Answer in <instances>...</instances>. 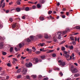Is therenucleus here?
<instances>
[{"instance_id": "nucleus-33", "label": "nucleus", "mask_w": 80, "mask_h": 80, "mask_svg": "<svg viewBox=\"0 0 80 80\" xmlns=\"http://www.w3.org/2000/svg\"><path fill=\"white\" fill-rule=\"evenodd\" d=\"M52 57H53V58L56 57V54L53 53L52 54Z\"/></svg>"}, {"instance_id": "nucleus-29", "label": "nucleus", "mask_w": 80, "mask_h": 80, "mask_svg": "<svg viewBox=\"0 0 80 80\" xmlns=\"http://www.w3.org/2000/svg\"><path fill=\"white\" fill-rule=\"evenodd\" d=\"M37 36L38 38H42V36L40 35V34H39Z\"/></svg>"}, {"instance_id": "nucleus-51", "label": "nucleus", "mask_w": 80, "mask_h": 80, "mask_svg": "<svg viewBox=\"0 0 80 80\" xmlns=\"http://www.w3.org/2000/svg\"><path fill=\"white\" fill-rule=\"evenodd\" d=\"M49 53H52V52H53L54 50H50L49 51Z\"/></svg>"}, {"instance_id": "nucleus-7", "label": "nucleus", "mask_w": 80, "mask_h": 80, "mask_svg": "<svg viewBox=\"0 0 80 80\" xmlns=\"http://www.w3.org/2000/svg\"><path fill=\"white\" fill-rule=\"evenodd\" d=\"M59 65H62V67H64L65 65V62H61Z\"/></svg>"}, {"instance_id": "nucleus-5", "label": "nucleus", "mask_w": 80, "mask_h": 80, "mask_svg": "<svg viewBox=\"0 0 80 80\" xmlns=\"http://www.w3.org/2000/svg\"><path fill=\"white\" fill-rule=\"evenodd\" d=\"M61 34H62V33L61 32H58L57 33V35H58V39H60L61 38V37H60Z\"/></svg>"}, {"instance_id": "nucleus-35", "label": "nucleus", "mask_w": 80, "mask_h": 80, "mask_svg": "<svg viewBox=\"0 0 80 80\" xmlns=\"http://www.w3.org/2000/svg\"><path fill=\"white\" fill-rule=\"evenodd\" d=\"M21 72V69H19L17 71V73H20Z\"/></svg>"}, {"instance_id": "nucleus-24", "label": "nucleus", "mask_w": 80, "mask_h": 80, "mask_svg": "<svg viewBox=\"0 0 80 80\" xmlns=\"http://www.w3.org/2000/svg\"><path fill=\"white\" fill-rule=\"evenodd\" d=\"M31 77H32L33 78H36L37 76L36 75H32L31 76Z\"/></svg>"}, {"instance_id": "nucleus-6", "label": "nucleus", "mask_w": 80, "mask_h": 80, "mask_svg": "<svg viewBox=\"0 0 80 80\" xmlns=\"http://www.w3.org/2000/svg\"><path fill=\"white\" fill-rule=\"evenodd\" d=\"M23 72H24L23 73V74L24 75H25V74H26L27 72V69L26 68H24L23 70Z\"/></svg>"}, {"instance_id": "nucleus-59", "label": "nucleus", "mask_w": 80, "mask_h": 80, "mask_svg": "<svg viewBox=\"0 0 80 80\" xmlns=\"http://www.w3.org/2000/svg\"><path fill=\"white\" fill-rule=\"evenodd\" d=\"M62 11H66V9L65 8H63Z\"/></svg>"}, {"instance_id": "nucleus-9", "label": "nucleus", "mask_w": 80, "mask_h": 80, "mask_svg": "<svg viewBox=\"0 0 80 80\" xmlns=\"http://www.w3.org/2000/svg\"><path fill=\"white\" fill-rule=\"evenodd\" d=\"M17 23H14L13 24L12 26V28H15L17 27Z\"/></svg>"}, {"instance_id": "nucleus-53", "label": "nucleus", "mask_w": 80, "mask_h": 80, "mask_svg": "<svg viewBox=\"0 0 80 80\" xmlns=\"http://www.w3.org/2000/svg\"><path fill=\"white\" fill-rule=\"evenodd\" d=\"M10 12V11H9V10H7L6 11V13H8V12Z\"/></svg>"}, {"instance_id": "nucleus-32", "label": "nucleus", "mask_w": 80, "mask_h": 80, "mask_svg": "<svg viewBox=\"0 0 80 80\" xmlns=\"http://www.w3.org/2000/svg\"><path fill=\"white\" fill-rule=\"evenodd\" d=\"M80 26H77L75 27V28L76 29H78V30H79L80 29Z\"/></svg>"}, {"instance_id": "nucleus-47", "label": "nucleus", "mask_w": 80, "mask_h": 80, "mask_svg": "<svg viewBox=\"0 0 80 80\" xmlns=\"http://www.w3.org/2000/svg\"><path fill=\"white\" fill-rule=\"evenodd\" d=\"M28 3H31V4H33L34 3H33V2L30 1H29Z\"/></svg>"}, {"instance_id": "nucleus-2", "label": "nucleus", "mask_w": 80, "mask_h": 80, "mask_svg": "<svg viewBox=\"0 0 80 80\" xmlns=\"http://www.w3.org/2000/svg\"><path fill=\"white\" fill-rule=\"evenodd\" d=\"M25 65L26 67H28V68H29V67H32V63L31 62H29V63H26L25 64Z\"/></svg>"}, {"instance_id": "nucleus-55", "label": "nucleus", "mask_w": 80, "mask_h": 80, "mask_svg": "<svg viewBox=\"0 0 80 80\" xmlns=\"http://www.w3.org/2000/svg\"><path fill=\"white\" fill-rule=\"evenodd\" d=\"M22 58V59H25V58H26V57H23V56L21 57Z\"/></svg>"}, {"instance_id": "nucleus-61", "label": "nucleus", "mask_w": 80, "mask_h": 80, "mask_svg": "<svg viewBox=\"0 0 80 80\" xmlns=\"http://www.w3.org/2000/svg\"><path fill=\"white\" fill-rule=\"evenodd\" d=\"M9 79V76H6V78L7 80H8Z\"/></svg>"}, {"instance_id": "nucleus-28", "label": "nucleus", "mask_w": 80, "mask_h": 80, "mask_svg": "<svg viewBox=\"0 0 80 80\" xmlns=\"http://www.w3.org/2000/svg\"><path fill=\"white\" fill-rule=\"evenodd\" d=\"M53 40L55 42H57V39L55 37H53Z\"/></svg>"}, {"instance_id": "nucleus-30", "label": "nucleus", "mask_w": 80, "mask_h": 80, "mask_svg": "<svg viewBox=\"0 0 80 80\" xmlns=\"http://www.w3.org/2000/svg\"><path fill=\"white\" fill-rule=\"evenodd\" d=\"M61 50L62 51H64V50H65V47H62L61 48Z\"/></svg>"}, {"instance_id": "nucleus-46", "label": "nucleus", "mask_w": 80, "mask_h": 80, "mask_svg": "<svg viewBox=\"0 0 80 80\" xmlns=\"http://www.w3.org/2000/svg\"><path fill=\"white\" fill-rule=\"evenodd\" d=\"M32 9H35L36 8V6H32Z\"/></svg>"}, {"instance_id": "nucleus-18", "label": "nucleus", "mask_w": 80, "mask_h": 80, "mask_svg": "<svg viewBox=\"0 0 80 80\" xmlns=\"http://www.w3.org/2000/svg\"><path fill=\"white\" fill-rule=\"evenodd\" d=\"M65 57L67 58H68L70 57V56L69 55V54H67L65 55Z\"/></svg>"}, {"instance_id": "nucleus-40", "label": "nucleus", "mask_w": 80, "mask_h": 80, "mask_svg": "<svg viewBox=\"0 0 80 80\" xmlns=\"http://www.w3.org/2000/svg\"><path fill=\"white\" fill-rule=\"evenodd\" d=\"M72 43L73 45H75L76 44V42L75 41H72Z\"/></svg>"}, {"instance_id": "nucleus-52", "label": "nucleus", "mask_w": 80, "mask_h": 80, "mask_svg": "<svg viewBox=\"0 0 80 80\" xmlns=\"http://www.w3.org/2000/svg\"><path fill=\"white\" fill-rule=\"evenodd\" d=\"M14 50L16 51V52H17L18 51V49H17V48H15Z\"/></svg>"}, {"instance_id": "nucleus-44", "label": "nucleus", "mask_w": 80, "mask_h": 80, "mask_svg": "<svg viewBox=\"0 0 80 80\" xmlns=\"http://www.w3.org/2000/svg\"><path fill=\"white\" fill-rule=\"evenodd\" d=\"M69 47L70 48V49H73V46H69Z\"/></svg>"}, {"instance_id": "nucleus-21", "label": "nucleus", "mask_w": 80, "mask_h": 80, "mask_svg": "<svg viewBox=\"0 0 80 80\" xmlns=\"http://www.w3.org/2000/svg\"><path fill=\"white\" fill-rule=\"evenodd\" d=\"M3 48V44H1V43L0 44V49H2Z\"/></svg>"}, {"instance_id": "nucleus-57", "label": "nucleus", "mask_w": 80, "mask_h": 80, "mask_svg": "<svg viewBox=\"0 0 80 80\" xmlns=\"http://www.w3.org/2000/svg\"><path fill=\"white\" fill-rule=\"evenodd\" d=\"M22 19H25V16H23L22 17Z\"/></svg>"}, {"instance_id": "nucleus-1", "label": "nucleus", "mask_w": 80, "mask_h": 80, "mask_svg": "<svg viewBox=\"0 0 80 80\" xmlns=\"http://www.w3.org/2000/svg\"><path fill=\"white\" fill-rule=\"evenodd\" d=\"M25 42H29L32 41L30 39V38L25 39L23 42L19 44V48H22V47H23V46L25 45Z\"/></svg>"}, {"instance_id": "nucleus-60", "label": "nucleus", "mask_w": 80, "mask_h": 80, "mask_svg": "<svg viewBox=\"0 0 80 80\" xmlns=\"http://www.w3.org/2000/svg\"><path fill=\"white\" fill-rule=\"evenodd\" d=\"M48 80V78H46L43 79V80Z\"/></svg>"}, {"instance_id": "nucleus-12", "label": "nucleus", "mask_w": 80, "mask_h": 80, "mask_svg": "<svg viewBox=\"0 0 80 80\" xmlns=\"http://www.w3.org/2000/svg\"><path fill=\"white\" fill-rule=\"evenodd\" d=\"M35 60V63H38V62H39V61L38 60V58H34Z\"/></svg>"}, {"instance_id": "nucleus-3", "label": "nucleus", "mask_w": 80, "mask_h": 80, "mask_svg": "<svg viewBox=\"0 0 80 80\" xmlns=\"http://www.w3.org/2000/svg\"><path fill=\"white\" fill-rule=\"evenodd\" d=\"M72 73H77L78 72V70L76 68H73L72 70Z\"/></svg>"}, {"instance_id": "nucleus-15", "label": "nucleus", "mask_w": 80, "mask_h": 80, "mask_svg": "<svg viewBox=\"0 0 80 80\" xmlns=\"http://www.w3.org/2000/svg\"><path fill=\"white\" fill-rule=\"evenodd\" d=\"M30 38H29L30 39V40H31V41L33 40V39H34V38L33 37V36H30Z\"/></svg>"}, {"instance_id": "nucleus-25", "label": "nucleus", "mask_w": 80, "mask_h": 80, "mask_svg": "<svg viewBox=\"0 0 80 80\" xmlns=\"http://www.w3.org/2000/svg\"><path fill=\"white\" fill-rule=\"evenodd\" d=\"M67 32L66 30H65L64 31H63L62 32V33L63 35H65V34H66V33H67Z\"/></svg>"}, {"instance_id": "nucleus-8", "label": "nucleus", "mask_w": 80, "mask_h": 80, "mask_svg": "<svg viewBox=\"0 0 80 80\" xmlns=\"http://www.w3.org/2000/svg\"><path fill=\"white\" fill-rule=\"evenodd\" d=\"M39 20L41 21H43V20H45V18H44V17H43L40 16L39 17Z\"/></svg>"}, {"instance_id": "nucleus-19", "label": "nucleus", "mask_w": 80, "mask_h": 80, "mask_svg": "<svg viewBox=\"0 0 80 80\" xmlns=\"http://www.w3.org/2000/svg\"><path fill=\"white\" fill-rule=\"evenodd\" d=\"M13 47H11L9 50L10 52H13Z\"/></svg>"}, {"instance_id": "nucleus-22", "label": "nucleus", "mask_w": 80, "mask_h": 80, "mask_svg": "<svg viewBox=\"0 0 80 80\" xmlns=\"http://www.w3.org/2000/svg\"><path fill=\"white\" fill-rule=\"evenodd\" d=\"M17 3L18 5H20V4H21L20 0H18L17 1Z\"/></svg>"}, {"instance_id": "nucleus-56", "label": "nucleus", "mask_w": 80, "mask_h": 80, "mask_svg": "<svg viewBox=\"0 0 80 80\" xmlns=\"http://www.w3.org/2000/svg\"><path fill=\"white\" fill-rule=\"evenodd\" d=\"M59 75H60L61 76H63V73L62 72H61L59 73Z\"/></svg>"}, {"instance_id": "nucleus-36", "label": "nucleus", "mask_w": 80, "mask_h": 80, "mask_svg": "<svg viewBox=\"0 0 80 80\" xmlns=\"http://www.w3.org/2000/svg\"><path fill=\"white\" fill-rule=\"evenodd\" d=\"M32 49L33 50V51L35 52V51H36V48H35V47H33L32 48Z\"/></svg>"}, {"instance_id": "nucleus-14", "label": "nucleus", "mask_w": 80, "mask_h": 80, "mask_svg": "<svg viewBox=\"0 0 80 80\" xmlns=\"http://www.w3.org/2000/svg\"><path fill=\"white\" fill-rule=\"evenodd\" d=\"M44 37H45V38H46V39H48V38H49V36H48V35L45 34L44 36Z\"/></svg>"}, {"instance_id": "nucleus-49", "label": "nucleus", "mask_w": 80, "mask_h": 80, "mask_svg": "<svg viewBox=\"0 0 80 80\" xmlns=\"http://www.w3.org/2000/svg\"><path fill=\"white\" fill-rule=\"evenodd\" d=\"M28 53H32V49H30L28 52Z\"/></svg>"}, {"instance_id": "nucleus-20", "label": "nucleus", "mask_w": 80, "mask_h": 80, "mask_svg": "<svg viewBox=\"0 0 80 80\" xmlns=\"http://www.w3.org/2000/svg\"><path fill=\"white\" fill-rule=\"evenodd\" d=\"M79 76H80V74H75L74 75V77H79Z\"/></svg>"}, {"instance_id": "nucleus-50", "label": "nucleus", "mask_w": 80, "mask_h": 80, "mask_svg": "<svg viewBox=\"0 0 80 80\" xmlns=\"http://www.w3.org/2000/svg\"><path fill=\"white\" fill-rule=\"evenodd\" d=\"M66 15H67V16H68L69 15V13H68V12H67L66 13Z\"/></svg>"}, {"instance_id": "nucleus-63", "label": "nucleus", "mask_w": 80, "mask_h": 80, "mask_svg": "<svg viewBox=\"0 0 80 80\" xmlns=\"http://www.w3.org/2000/svg\"><path fill=\"white\" fill-rule=\"evenodd\" d=\"M56 70H60V68H57L56 69Z\"/></svg>"}, {"instance_id": "nucleus-34", "label": "nucleus", "mask_w": 80, "mask_h": 80, "mask_svg": "<svg viewBox=\"0 0 80 80\" xmlns=\"http://www.w3.org/2000/svg\"><path fill=\"white\" fill-rule=\"evenodd\" d=\"M70 29L69 28H67L66 30V31L67 32H70Z\"/></svg>"}, {"instance_id": "nucleus-10", "label": "nucleus", "mask_w": 80, "mask_h": 80, "mask_svg": "<svg viewBox=\"0 0 80 80\" xmlns=\"http://www.w3.org/2000/svg\"><path fill=\"white\" fill-rule=\"evenodd\" d=\"M16 10L17 12H20L21 9L20 8H16Z\"/></svg>"}, {"instance_id": "nucleus-16", "label": "nucleus", "mask_w": 80, "mask_h": 80, "mask_svg": "<svg viewBox=\"0 0 80 80\" xmlns=\"http://www.w3.org/2000/svg\"><path fill=\"white\" fill-rule=\"evenodd\" d=\"M45 2V0H42L40 1L41 3L43 4Z\"/></svg>"}, {"instance_id": "nucleus-39", "label": "nucleus", "mask_w": 80, "mask_h": 80, "mask_svg": "<svg viewBox=\"0 0 80 80\" xmlns=\"http://www.w3.org/2000/svg\"><path fill=\"white\" fill-rule=\"evenodd\" d=\"M5 7V3L4 2L2 4V8H4Z\"/></svg>"}, {"instance_id": "nucleus-42", "label": "nucleus", "mask_w": 80, "mask_h": 80, "mask_svg": "<svg viewBox=\"0 0 80 80\" xmlns=\"http://www.w3.org/2000/svg\"><path fill=\"white\" fill-rule=\"evenodd\" d=\"M52 13V11H49V12H48V15H50V14H51V13Z\"/></svg>"}, {"instance_id": "nucleus-48", "label": "nucleus", "mask_w": 80, "mask_h": 80, "mask_svg": "<svg viewBox=\"0 0 80 80\" xmlns=\"http://www.w3.org/2000/svg\"><path fill=\"white\" fill-rule=\"evenodd\" d=\"M62 18H65L66 17V16H65V15H63L62 16Z\"/></svg>"}, {"instance_id": "nucleus-31", "label": "nucleus", "mask_w": 80, "mask_h": 80, "mask_svg": "<svg viewBox=\"0 0 80 80\" xmlns=\"http://www.w3.org/2000/svg\"><path fill=\"white\" fill-rule=\"evenodd\" d=\"M26 78H27V79H28V80H30V76L28 75L27 76Z\"/></svg>"}, {"instance_id": "nucleus-54", "label": "nucleus", "mask_w": 80, "mask_h": 80, "mask_svg": "<svg viewBox=\"0 0 80 80\" xmlns=\"http://www.w3.org/2000/svg\"><path fill=\"white\" fill-rule=\"evenodd\" d=\"M42 77V76L41 75H39L38 76V77L39 78H41Z\"/></svg>"}, {"instance_id": "nucleus-45", "label": "nucleus", "mask_w": 80, "mask_h": 80, "mask_svg": "<svg viewBox=\"0 0 80 80\" xmlns=\"http://www.w3.org/2000/svg\"><path fill=\"white\" fill-rule=\"evenodd\" d=\"M2 55H7V53L5 52H2Z\"/></svg>"}, {"instance_id": "nucleus-43", "label": "nucleus", "mask_w": 80, "mask_h": 80, "mask_svg": "<svg viewBox=\"0 0 80 80\" xmlns=\"http://www.w3.org/2000/svg\"><path fill=\"white\" fill-rule=\"evenodd\" d=\"M9 21H10V22H13V19H12V18H9Z\"/></svg>"}, {"instance_id": "nucleus-13", "label": "nucleus", "mask_w": 80, "mask_h": 80, "mask_svg": "<svg viewBox=\"0 0 80 80\" xmlns=\"http://www.w3.org/2000/svg\"><path fill=\"white\" fill-rule=\"evenodd\" d=\"M51 18V19H54V18H53V17H52V16H51V15H50L49 16H48V17H47V18Z\"/></svg>"}, {"instance_id": "nucleus-64", "label": "nucleus", "mask_w": 80, "mask_h": 80, "mask_svg": "<svg viewBox=\"0 0 80 80\" xmlns=\"http://www.w3.org/2000/svg\"><path fill=\"white\" fill-rule=\"evenodd\" d=\"M60 5V3H59V2H58L57 4V6H59Z\"/></svg>"}, {"instance_id": "nucleus-23", "label": "nucleus", "mask_w": 80, "mask_h": 80, "mask_svg": "<svg viewBox=\"0 0 80 80\" xmlns=\"http://www.w3.org/2000/svg\"><path fill=\"white\" fill-rule=\"evenodd\" d=\"M70 38L71 40H72V41H74V38H73V36H72V37H70Z\"/></svg>"}, {"instance_id": "nucleus-58", "label": "nucleus", "mask_w": 80, "mask_h": 80, "mask_svg": "<svg viewBox=\"0 0 80 80\" xmlns=\"http://www.w3.org/2000/svg\"><path fill=\"white\" fill-rule=\"evenodd\" d=\"M36 53L37 54H38V53H40V52L39 51H36Z\"/></svg>"}, {"instance_id": "nucleus-4", "label": "nucleus", "mask_w": 80, "mask_h": 80, "mask_svg": "<svg viewBox=\"0 0 80 80\" xmlns=\"http://www.w3.org/2000/svg\"><path fill=\"white\" fill-rule=\"evenodd\" d=\"M32 8L31 7H26L25 8V10L26 12H28V11H29L30 10H32Z\"/></svg>"}, {"instance_id": "nucleus-41", "label": "nucleus", "mask_w": 80, "mask_h": 80, "mask_svg": "<svg viewBox=\"0 0 80 80\" xmlns=\"http://www.w3.org/2000/svg\"><path fill=\"white\" fill-rule=\"evenodd\" d=\"M7 66H8V67H10L12 66V65H11V64H10V63H8V64H7Z\"/></svg>"}, {"instance_id": "nucleus-26", "label": "nucleus", "mask_w": 80, "mask_h": 80, "mask_svg": "<svg viewBox=\"0 0 80 80\" xmlns=\"http://www.w3.org/2000/svg\"><path fill=\"white\" fill-rule=\"evenodd\" d=\"M37 7L38 8H39L41 7V5H40V4H37Z\"/></svg>"}, {"instance_id": "nucleus-62", "label": "nucleus", "mask_w": 80, "mask_h": 80, "mask_svg": "<svg viewBox=\"0 0 80 80\" xmlns=\"http://www.w3.org/2000/svg\"><path fill=\"white\" fill-rule=\"evenodd\" d=\"M13 57V55H9V56L8 57H9V58H10V57Z\"/></svg>"}, {"instance_id": "nucleus-38", "label": "nucleus", "mask_w": 80, "mask_h": 80, "mask_svg": "<svg viewBox=\"0 0 80 80\" xmlns=\"http://www.w3.org/2000/svg\"><path fill=\"white\" fill-rule=\"evenodd\" d=\"M13 61H14L15 62H18L17 59L16 58H13Z\"/></svg>"}, {"instance_id": "nucleus-17", "label": "nucleus", "mask_w": 80, "mask_h": 80, "mask_svg": "<svg viewBox=\"0 0 80 80\" xmlns=\"http://www.w3.org/2000/svg\"><path fill=\"white\" fill-rule=\"evenodd\" d=\"M45 56L44 55L42 56L41 57V59H42V60H44V59L45 58Z\"/></svg>"}, {"instance_id": "nucleus-27", "label": "nucleus", "mask_w": 80, "mask_h": 80, "mask_svg": "<svg viewBox=\"0 0 80 80\" xmlns=\"http://www.w3.org/2000/svg\"><path fill=\"white\" fill-rule=\"evenodd\" d=\"M21 77H22V76L21 75H18L17 76V78L19 79V78H21Z\"/></svg>"}, {"instance_id": "nucleus-37", "label": "nucleus", "mask_w": 80, "mask_h": 80, "mask_svg": "<svg viewBox=\"0 0 80 80\" xmlns=\"http://www.w3.org/2000/svg\"><path fill=\"white\" fill-rule=\"evenodd\" d=\"M64 52V54H65V55H67L68 54V52H67L66 51H64L63 52Z\"/></svg>"}, {"instance_id": "nucleus-11", "label": "nucleus", "mask_w": 80, "mask_h": 80, "mask_svg": "<svg viewBox=\"0 0 80 80\" xmlns=\"http://www.w3.org/2000/svg\"><path fill=\"white\" fill-rule=\"evenodd\" d=\"M38 46H41V47H43V46L44 45H45V43H40L39 44H38Z\"/></svg>"}]
</instances>
